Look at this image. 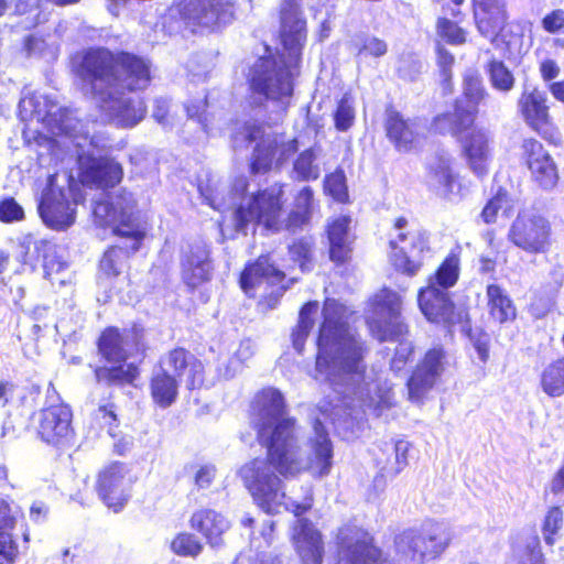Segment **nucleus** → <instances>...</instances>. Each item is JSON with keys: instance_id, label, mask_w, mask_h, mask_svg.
Segmentation results:
<instances>
[{"instance_id": "1", "label": "nucleus", "mask_w": 564, "mask_h": 564, "mask_svg": "<svg viewBox=\"0 0 564 564\" xmlns=\"http://www.w3.org/2000/svg\"><path fill=\"white\" fill-rule=\"evenodd\" d=\"M347 315L348 310L336 300L325 301L314 378L328 383L338 395V402L319 405L321 415L314 420L304 454L299 446L300 427L285 425L273 436L267 459L254 458L239 469L246 488L267 513L284 509L299 516L312 506L311 496L302 502L286 497L282 481L271 467L286 478L302 473L314 478L328 476L333 468L334 447L324 427L325 422L330 421L339 432L351 429L355 433V423L359 425L365 415L383 416L394 404L391 386L366 373L364 343L349 327Z\"/></svg>"}, {"instance_id": "2", "label": "nucleus", "mask_w": 564, "mask_h": 564, "mask_svg": "<svg viewBox=\"0 0 564 564\" xmlns=\"http://www.w3.org/2000/svg\"><path fill=\"white\" fill-rule=\"evenodd\" d=\"M80 76L90 85L96 106L119 127H133L145 115L139 97L124 96L122 89H143L151 79L149 63L129 53L112 54L91 50L84 54Z\"/></svg>"}, {"instance_id": "3", "label": "nucleus", "mask_w": 564, "mask_h": 564, "mask_svg": "<svg viewBox=\"0 0 564 564\" xmlns=\"http://www.w3.org/2000/svg\"><path fill=\"white\" fill-rule=\"evenodd\" d=\"M247 178L238 177L228 197L216 195H205L207 203L221 213L232 210V217L237 231H245L249 224L262 225L267 230L279 231L283 228L294 229L303 225L310 214L312 206L313 192L311 187L305 186L296 196V210L292 212L288 218L282 210V188L272 186L259 193L257 196H247Z\"/></svg>"}, {"instance_id": "4", "label": "nucleus", "mask_w": 564, "mask_h": 564, "mask_svg": "<svg viewBox=\"0 0 564 564\" xmlns=\"http://www.w3.org/2000/svg\"><path fill=\"white\" fill-rule=\"evenodd\" d=\"M282 52L279 62L271 56L258 58L247 74L253 93L267 99L281 100L293 91V78L299 74L302 50L306 41V21L299 0H284L281 10Z\"/></svg>"}, {"instance_id": "5", "label": "nucleus", "mask_w": 564, "mask_h": 564, "mask_svg": "<svg viewBox=\"0 0 564 564\" xmlns=\"http://www.w3.org/2000/svg\"><path fill=\"white\" fill-rule=\"evenodd\" d=\"M135 207L134 197L124 191L110 199L95 203L93 213L96 223L102 227H111L116 235L131 240L130 246L111 247L105 252L100 260V272L108 278L120 274L129 252L139 249L148 231V223Z\"/></svg>"}, {"instance_id": "6", "label": "nucleus", "mask_w": 564, "mask_h": 564, "mask_svg": "<svg viewBox=\"0 0 564 564\" xmlns=\"http://www.w3.org/2000/svg\"><path fill=\"white\" fill-rule=\"evenodd\" d=\"M142 339L143 328L138 325L123 333L115 327H109L100 336L99 350L108 361L121 364L130 355L144 349ZM138 375V368L133 364H122L117 367L96 370L98 380L108 379L116 383H131Z\"/></svg>"}, {"instance_id": "7", "label": "nucleus", "mask_w": 564, "mask_h": 564, "mask_svg": "<svg viewBox=\"0 0 564 564\" xmlns=\"http://www.w3.org/2000/svg\"><path fill=\"white\" fill-rule=\"evenodd\" d=\"M389 246L391 264L395 270L412 276L422 265L421 256L430 249L429 235L423 228L400 217L390 232Z\"/></svg>"}, {"instance_id": "8", "label": "nucleus", "mask_w": 564, "mask_h": 564, "mask_svg": "<svg viewBox=\"0 0 564 564\" xmlns=\"http://www.w3.org/2000/svg\"><path fill=\"white\" fill-rule=\"evenodd\" d=\"M19 113L23 121H36L53 135H67L74 141V131L79 124L67 108L61 107L57 101L45 94H24L19 102Z\"/></svg>"}, {"instance_id": "9", "label": "nucleus", "mask_w": 564, "mask_h": 564, "mask_svg": "<svg viewBox=\"0 0 564 564\" xmlns=\"http://www.w3.org/2000/svg\"><path fill=\"white\" fill-rule=\"evenodd\" d=\"M454 538L449 527L438 522L424 523L420 530H408L395 540V549L405 561L424 563L438 557Z\"/></svg>"}, {"instance_id": "10", "label": "nucleus", "mask_w": 564, "mask_h": 564, "mask_svg": "<svg viewBox=\"0 0 564 564\" xmlns=\"http://www.w3.org/2000/svg\"><path fill=\"white\" fill-rule=\"evenodd\" d=\"M234 139L235 142L240 139L257 142L250 165L254 174L265 173L273 165H282L299 150L296 139L285 140L283 135L267 133L261 126L253 123L245 124Z\"/></svg>"}, {"instance_id": "11", "label": "nucleus", "mask_w": 564, "mask_h": 564, "mask_svg": "<svg viewBox=\"0 0 564 564\" xmlns=\"http://www.w3.org/2000/svg\"><path fill=\"white\" fill-rule=\"evenodd\" d=\"M58 175H51L39 203V214L43 223L54 230H65L76 219V207L82 196L76 186L65 180L66 186L58 184Z\"/></svg>"}, {"instance_id": "12", "label": "nucleus", "mask_w": 564, "mask_h": 564, "mask_svg": "<svg viewBox=\"0 0 564 564\" xmlns=\"http://www.w3.org/2000/svg\"><path fill=\"white\" fill-rule=\"evenodd\" d=\"M474 18L479 33L495 46L512 51L520 44L517 25L507 22L506 2L474 6Z\"/></svg>"}, {"instance_id": "13", "label": "nucleus", "mask_w": 564, "mask_h": 564, "mask_svg": "<svg viewBox=\"0 0 564 564\" xmlns=\"http://www.w3.org/2000/svg\"><path fill=\"white\" fill-rule=\"evenodd\" d=\"M401 297L393 291L381 290L372 299V314L368 316L369 329L380 341L394 339L406 330L401 322Z\"/></svg>"}, {"instance_id": "14", "label": "nucleus", "mask_w": 564, "mask_h": 564, "mask_svg": "<svg viewBox=\"0 0 564 564\" xmlns=\"http://www.w3.org/2000/svg\"><path fill=\"white\" fill-rule=\"evenodd\" d=\"M258 420L257 430L260 442L270 453V446L273 445V436L282 426L291 425L297 427L294 419L286 416L284 399L281 392L273 388L262 390L257 395Z\"/></svg>"}, {"instance_id": "15", "label": "nucleus", "mask_w": 564, "mask_h": 564, "mask_svg": "<svg viewBox=\"0 0 564 564\" xmlns=\"http://www.w3.org/2000/svg\"><path fill=\"white\" fill-rule=\"evenodd\" d=\"M453 132L458 135L469 169L478 177L485 176L492 160V138L488 130L453 122Z\"/></svg>"}, {"instance_id": "16", "label": "nucleus", "mask_w": 564, "mask_h": 564, "mask_svg": "<svg viewBox=\"0 0 564 564\" xmlns=\"http://www.w3.org/2000/svg\"><path fill=\"white\" fill-rule=\"evenodd\" d=\"M338 564H391L380 558L368 532L357 527H345L338 532Z\"/></svg>"}, {"instance_id": "17", "label": "nucleus", "mask_w": 564, "mask_h": 564, "mask_svg": "<svg viewBox=\"0 0 564 564\" xmlns=\"http://www.w3.org/2000/svg\"><path fill=\"white\" fill-rule=\"evenodd\" d=\"M550 235L549 221L532 212L519 214L509 234L516 246L530 253L546 252L550 247Z\"/></svg>"}, {"instance_id": "18", "label": "nucleus", "mask_w": 564, "mask_h": 564, "mask_svg": "<svg viewBox=\"0 0 564 564\" xmlns=\"http://www.w3.org/2000/svg\"><path fill=\"white\" fill-rule=\"evenodd\" d=\"M133 482V476L127 465L113 463L99 473V497L109 509L118 512L128 502Z\"/></svg>"}, {"instance_id": "19", "label": "nucleus", "mask_w": 564, "mask_h": 564, "mask_svg": "<svg viewBox=\"0 0 564 564\" xmlns=\"http://www.w3.org/2000/svg\"><path fill=\"white\" fill-rule=\"evenodd\" d=\"M77 148L78 177L84 185L96 187H112L118 184L123 175L119 163L96 158L93 152H85L83 144L75 142Z\"/></svg>"}, {"instance_id": "20", "label": "nucleus", "mask_w": 564, "mask_h": 564, "mask_svg": "<svg viewBox=\"0 0 564 564\" xmlns=\"http://www.w3.org/2000/svg\"><path fill=\"white\" fill-rule=\"evenodd\" d=\"M181 13L188 24L214 29L234 18L231 0H184Z\"/></svg>"}, {"instance_id": "21", "label": "nucleus", "mask_w": 564, "mask_h": 564, "mask_svg": "<svg viewBox=\"0 0 564 564\" xmlns=\"http://www.w3.org/2000/svg\"><path fill=\"white\" fill-rule=\"evenodd\" d=\"M283 280L284 273L274 268L268 257H260L256 263L247 267L241 273L240 285L250 296H253L257 291H267L269 286H272L270 301L275 303L286 289L284 285H280Z\"/></svg>"}, {"instance_id": "22", "label": "nucleus", "mask_w": 564, "mask_h": 564, "mask_svg": "<svg viewBox=\"0 0 564 564\" xmlns=\"http://www.w3.org/2000/svg\"><path fill=\"white\" fill-rule=\"evenodd\" d=\"M445 354L442 348L430 349L408 381L409 399L420 402L434 387L444 371Z\"/></svg>"}, {"instance_id": "23", "label": "nucleus", "mask_w": 564, "mask_h": 564, "mask_svg": "<svg viewBox=\"0 0 564 564\" xmlns=\"http://www.w3.org/2000/svg\"><path fill=\"white\" fill-rule=\"evenodd\" d=\"M160 368L172 372L187 389L200 388L204 383V365L192 352L184 348H174L160 359Z\"/></svg>"}, {"instance_id": "24", "label": "nucleus", "mask_w": 564, "mask_h": 564, "mask_svg": "<svg viewBox=\"0 0 564 564\" xmlns=\"http://www.w3.org/2000/svg\"><path fill=\"white\" fill-rule=\"evenodd\" d=\"M72 411L64 403L52 404L39 414L37 433L42 441L52 445L67 442L72 434Z\"/></svg>"}, {"instance_id": "25", "label": "nucleus", "mask_w": 564, "mask_h": 564, "mask_svg": "<svg viewBox=\"0 0 564 564\" xmlns=\"http://www.w3.org/2000/svg\"><path fill=\"white\" fill-rule=\"evenodd\" d=\"M487 95L479 73L474 69L466 70L463 76V96L456 100L453 122L464 127L471 126L478 107Z\"/></svg>"}, {"instance_id": "26", "label": "nucleus", "mask_w": 564, "mask_h": 564, "mask_svg": "<svg viewBox=\"0 0 564 564\" xmlns=\"http://www.w3.org/2000/svg\"><path fill=\"white\" fill-rule=\"evenodd\" d=\"M522 150L532 180L542 188H553L558 181L557 167L543 144L535 139H527Z\"/></svg>"}, {"instance_id": "27", "label": "nucleus", "mask_w": 564, "mask_h": 564, "mask_svg": "<svg viewBox=\"0 0 564 564\" xmlns=\"http://www.w3.org/2000/svg\"><path fill=\"white\" fill-rule=\"evenodd\" d=\"M291 542L302 564H322L324 555L322 534L307 519L295 520L291 528Z\"/></svg>"}, {"instance_id": "28", "label": "nucleus", "mask_w": 564, "mask_h": 564, "mask_svg": "<svg viewBox=\"0 0 564 564\" xmlns=\"http://www.w3.org/2000/svg\"><path fill=\"white\" fill-rule=\"evenodd\" d=\"M453 164L449 155L440 154L430 163L426 174L429 187L438 196L451 200L462 195V185Z\"/></svg>"}, {"instance_id": "29", "label": "nucleus", "mask_w": 564, "mask_h": 564, "mask_svg": "<svg viewBox=\"0 0 564 564\" xmlns=\"http://www.w3.org/2000/svg\"><path fill=\"white\" fill-rule=\"evenodd\" d=\"M417 302L421 312L430 322L452 321L454 306L448 293L434 285L432 280L426 288L420 290Z\"/></svg>"}, {"instance_id": "30", "label": "nucleus", "mask_w": 564, "mask_h": 564, "mask_svg": "<svg viewBox=\"0 0 564 564\" xmlns=\"http://www.w3.org/2000/svg\"><path fill=\"white\" fill-rule=\"evenodd\" d=\"M189 527L200 533L212 547H215L221 544V536L229 530L230 522L214 509L200 508L191 516Z\"/></svg>"}, {"instance_id": "31", "label": "nucleus", "mask_w": 564, "mask_h": 564, "mask_svg": "<svg viewBox=\"0 0 564 564\" xmlns=\"http://www.w3.org/2000/svg\"><path fill=\"white\" fill-rule=\"evenodd\" d=\"M524 121L535 131L551 123L546 97L535 87L525 86L518 102Z\"/></svg>"}, {"instance_id": "32", "label": "nucleus", "mask_w": 564, "mask_h": 564, "mask_svg": "<svg viewBox=\"0 0 564 564\" xmlns=\"http://www.w3.org/2000/svg\"><path fill=\"white\" fill-rule=\"evenodd\" d=\"M209 250L206 245L192 246L182 260V278L191 288L209 280L212 274Z\"/></svg>"}, {"instance_id": "33", "label": "nucleus", "mask_w": 564, "mask_h": 564, "mask_svg": "<svg viewBox=\"0 0 564 564\" xmlns=\"http://www.w3.org/2000/svg\"><path fill=\"white\" fill-rule=\"evenodd\" d=\"M386 130L389 140L393 142L399 151H410L419 137L416 123L404 120L394 110L387 111Z\"/></svg>"}, {"instance_id": "34", "label": "nucleus", "mask_w": 564, "mask_h": 564, "mask_svg": "<svg viewBox=\"0 0 564 564\" xmlns=\"http://www.w3.org/2000/svg\"><path fill=\"white\" fill-rule=\"evenodd\" d=\"M349 224L350 218L347 216H338L328 223L329 257L334 262L343 263L349 258L351 251Z\"/></svg>"}, {"instance_id": "35", "label": "nucleus", "mask_w": 564, "mask_h": 564, "mask_svg": "<svg viewBox=\"0 0 564 564\" xmlns=\"http://www.w3.org/2000/svg\"><path fill=\"white\" fill-rule=\"evenodd\" d=\"M486 295L488 313L495 322L503 324L516 318V306L501 286L497 284H489L487 286Z\"/></svg>"}, {"instance_id": "36", "label": "nucleus", "mask_w": 564, "mask_h": 564, "mask_svg": "<svg viewBox=\"0 0 564 564\" xmlns=\"http://www.w3.org/2000/svg\"><path fill=\"white\" fill-rule=\"evenodd\" d=\"M150 391L153 402L160 408L166 409L177 399L178 383L171 373L160 368L152 375Z\"/></svg>"}, {"instance_id": "37", "label": "nucleus", "mask_w": 564, "mask_h": 564, "mask_svg": "<svg viewBox=\"0 0 564 564\" xmlns=\"http://www.w3.org/2000/svg\"><path fill=\"white\" fill-rule=\"evenodd\" d=\"M318 314V303L308 302L306 303L299 316V323L292 333L293 347L297 352H302L306 338L308 337L315 322V317Z\"/></svg>"}, {"instance_id": "38", "label": "nucleus", "mask_w": 564, "mask_h": 564, "mask_svg": "<svg viewBox=\"0 0 564 564\" xmlns=\"http://www.w3.org/2000/svg\"><path fill=\"white\" fill-rule=\"evenodd\" d=\"M541 388L550 397L564 394V358L547 365L541 375Z\"/></svg>"}, {"instance_id": "39", "label": "nucleus", "mask_w": 564, "mask_h": 564, "mask_svg": "<svg viewBox=\"0 0 564 564\" xmlns=\"http://www.w3.org/2000/svg\"><path fill=\"white\" fill-rule=\"evenodd\" d=\"M185 108L188 118H196L206 133L215 134L217 131H221L219 126L220 118H216V113L214 112H207L208 101L206 98L187 104Z\"/></svg>"}, {"instance_id": "40", "label": "nucleus", "mask_w": 564, "mask_h": 564, "mask_svg": "<svg viewBox=\"0 0 564 564\" xmlns=\"http://www.w3.org/2000/svg\"><path fill=\"white\" fill-rule=\"evenodd\" d=\"M459 274V259L456 254L452 253L446 257L434 276H431L429 282L432 280L434 285L441 286V290L453 286Z\"/></svg>"}, {"instance_id": "41", "label": "nucleus", "mask_w": 564, "mask_h": 564, "mask_svg": "<svg viewBox=\"0 0 564 564\" xmlns=\"http://www.w3.org/2000/svg\"><path fill=\"white\" fill-rule=\"evenodd\" d=\"M293 173L297 180H317L321 174L319 165L316 163L314 150L308 149L300 153L293 164Z\"/></svg>"}, {"instance_id": "42", "label": "nucleus", "mask_w": 564, "mask_h": 564, "mask_svg": "<svg viewBox=\"0 0 564 564\" xmlns=\"http://www.w3.org/2000/svg\"><path fill=\"white\" fill-rule=\"evenodd\" d=\"M487 73L495 89L508 93L513 88L514 77L502 62L496 59L489 62Z\"/></svg>"}, {"instance_id": "43", "label": "nucleus", "mask_w": 564, "mask_h": 564, "mask_svg": "<svg viewBox=\"0 0 564 564\" xmlns=\"http://www.w3.org/2000/svg\"><path fill=\"white\" fill-rule=\"evenodd\" d=\"M355 100L349 94H345L339 100L334 113L335 127L339 131H347L355 122Z\"/></svg>"}, {"instance_id": "44", "label": "nucleus", "mask_w": 564, "mask_h": 564, "mask_svg": "<svg viewBox=\"0 0 564 564\" xmlns=\"http://www.w3.org/2000/svg\"><path fill=\"white\" fill-rule=\"evenodd\" d=\"M563 511L560 507H552L546 512L543 522V538L549 545H553L561 535L563 528Z\"/></svg>"}, {"instance_id": "45", "label": "nucleus", "mask_w": 564, "mask_h": 564, "mask_svg": "<svg viewBox=\"0 0 564 564\" xmlns=\"http://www.w3.org/2000/svg\"><path fill=\"white\" fill-rule=\"evenodd\" d=\"M171 549L177 555L196 557L202 553L204 546L197 536L183 532L173 539Z\"/></svg>"}, {"instance_id": "46", "label": "nucleus", "mask_w": 564, "mask_h": 564, "mask_svg": "<svg viewBox=\"0 0 564 564\" xmlns=\"http://www.w3.org/2000/svg\"><path fill=\"white\" fill-rule=\"evenodd\" d=\"M325 191L335 200L344 203L348 198L346 176L341 170H337L325 178Z\"/></svg>"}, {"instance_id": "47", "label": "nucleus", "mask_w": 564, "mask_h": 564, "mask_svg": "<svg viewBox=\"0 0 564 564\" xmlns=\"http://www.w3.org/2000/svg\"><path fill=\"white\" fill-rule=\"evenodd\" d=\"M45 248V254L43 259V269L45 276L51 281H54V275L61 273L65 268L66 263L57 256L56 247L48 242H41Z\"/></svg>"}, {"instance_id": "48", "label": "nucleus", "mask_w": 564, "mask_h": 564, "mask_svg": "<svg viewBox=\"0 0 564 564\" xmlns=\"http://www.w3.org/2000/svg\"><path fill=\"white\" fill-rule=\"evenodd\" d=\"M289 253L294 262H297L302 271H308L311 269V257H312V242L306 239L294 242Z\"/></svg>"}, {"instance_id": "49", "label": "nucleus", "mask_w": 564, "mask_h": 564, "mask_svg": "<svg viewBox=\"0 0 564 564\" xmlns=\"http://www.w3.org/2000/svg\"><path fill=\"white\" fill-rule=\"evenodd\" d=\"M356 46L358 47V54H367L373 57H381L388 51L386 41L370 35L358 40Z\"/></svg>"}, {"instance_id": "50", "label": "nucleus", "mask_w": 564, "mask_h": 564, "mask_svg": "<svg viewBox=\"0 0 564 564\" xmlns=\"http://www.w3.org/2000/svg\"><path fill=\"white\" fill-rule=\"evenodd\" d=\"M24 219L22 206L12 197L0 200V221L14 223Z\"/></svg>"}, {"instance_id": "51", "label": "nucleus", "mask_w": 564, "mask_h": 564, "mask_svg": "<svg viewBox=\"0 0 564 564\" xmlns=\"http://www.w3.org/2000/svg\"><path fill=\"white\" fill-rule=\"evenodd\" d=\"M438 35L452 44H460L466 40L465 32L457 24L446 19H440L437 22Z\"/></svg>"}, {"instance_id": "52", "label": "nucleus", "mask_w": 564, "mask_h": 564, "mask_svg": "<svg viewBox=\"0 0 564 564\" xmlns=\"http://www.w3.org/2000/svg\"><path fill=\"white\" fill-rule=\"evenodd\" d=\"M508 206L509 203L506 194H498L496 197H494L487 203V205L482 209L481 217L487 224L496 221L499 212H502V214H506V216L508 217Z\"/></svg>"}, {"instance_id": "53", "label": "nucleus", "mask_w": 564, "mask_h": 564, "mask_svg": "<svg viewBox=\"0 0 564 564\" xmlns=\"http://www.w3.org/2000/svg\"><path fill=\"white\" fill-rule=\"evenodd\" d=\"M18 556V544L10 532H0V564H13Z\"/></svg>"}, {"instance_id": "54", "label": "nucleus", "mask_w": 564, "mask_h": 564, "mask_svg": "<svg viewBox=\"0 0 564 564\" xmlns=\"http://www.w3.org/2000/svg\"><path fill=\"white\" fill-rule=\"evenodd\" d=\"M516 552L520 564H544L541 549L535 540H532L525 547L519 549Z\"/></svg>"}, {"instance_id": "55", "label": "nucleus", "mask_w": 564, "mask_h": 564, "mask_svg": "<svg viewBox=\"0 0 564 564\" xmlns=\"http://www.w3.org/2000/svg\"><path fill=\"white\" fill-rule=\"evenodd\" d=\"M413 354V345L409 340H400L394 356L391 360V368L394 371H400Z\"/></svg>"}, {"instance_id": "56", "label": "nucleus", "mask_w": 564, "mask_h": 564, "mask_svg": "<svg viewBox=\"0 0 564 564\" xmlns=\"http://www.w3.org/2000/svg\"><path fill=\"white\" fill-rule=\"evenodd\" d=\"M543 29L549 33H564V10L556 9L542 20Z\"/></svg>"}, {"instance_id": "57", "label": "nucleus", "mask_w": 564, "mask_h": 564, "mask_svg": "<svg viewBox=\"0 0 564 564\" xmlns=\"http://www.w3.org/2000/svg\"><path fill=\"white\" fill-rule=\"evenodd\" d=\"M18 511L13 510L9 502L0 498V532H9L13 529Z\"/></svg>"}, {"instance_id": "58", "label": "nucleus", "mask_w": 564, "mask_h": 564, "mask_svg": "<svg viewBox=\"0 0 564 564\" xmlns=\"http://www.w3.org/2000/svg\"><path fill=\"white\" fill-rule=\"evenodd\" d=\"M216 476V468L213 465L206 464L197 467L194 481L198 488H208Z\"/></svg>"}, {"instance_id": "59", "label": "nucleus", "mask_w": 564, "mask_h": 564, "mask_svg": "<svg viewBox=\"0 0 564 564\" xmlns=\"http://www.w3.org/2000/svg\"><path fill=\"white\" fill-rule=\"evenodd\" d=\"M47 46L48 45L44 39L35 35L26 37L24 43V48L29 56L43 55Z\"/></svg>"}, {"instance_id": "60", "label": "nucleus", "mask_w": 564, "mask_h": 564, "mask_svg": "<svg viewBox=\"0 0 564 564\" xmlns=\"http://www.w3.org/2000/svg\"><path fill=\"white\" fill-rule=\"evenodd\" d=\"M256 351V345L250 339L241 340L238 349L235 352V360L242 364L249 360Z\"/></svg>"}, {"instance_id": "61", "label": "nucleus", "mask_w": 564, "mask_h": 564, "mask_svg": "<svg viewBox=\"0 0 564 564\" xmlns=\"http://www.w3.org/2000/svg\"><path fill=\"white\" fill-rule=\"evenodd\" d=\"M410 444L406 441H398L394 445L398 470H401L408 464V452Z\"/></svg>"}, {"instance_id": "62", "label": "nucleus", "mask_w": 564, "mask_h": 564, "mask_svg": "<svg viewBox=\"0 0 564 564\" xmlns=\"http://www.w3.org/2000/svg\"><path fill=\"white\" fill-rule=\"evenodd\" d=\"M48 512L47 506L42 501H35L30 508V518L34 522H42L46 519Z\"/></svg>"}, {"instance_id": "63", "label": "nucleus", "mask_w": 564, "mask_h": 564, "mask_svg": "<svg viewBox=\"0 0 564 564\" xmlns=\"http://www.w3.org/2000/svg\"><path fill=\"white\" fill-rule=\"evenodd\" d=\"M551 306H552V303H551V300L547 299L545 301H541V302H532L530 304V313L532 316H534L535 318H542L544 317L551 310Z\"/></svg>"}, {"instance_id": "64", "label": "nucleus", "mask_w": 564, "mask_h": 564, "mask_svg": "<svg viewBox=\"0 0 564 564\" xmlns=\"http://www.w3.org/2000/svg\"><path fill=\"white\" fill-rule=\"evenodd\" d=\"M541 75L545 80H550L555 78L558 75V66L552 59H546L542 62L540 66Z\"/></svg>"}]
</instances>
